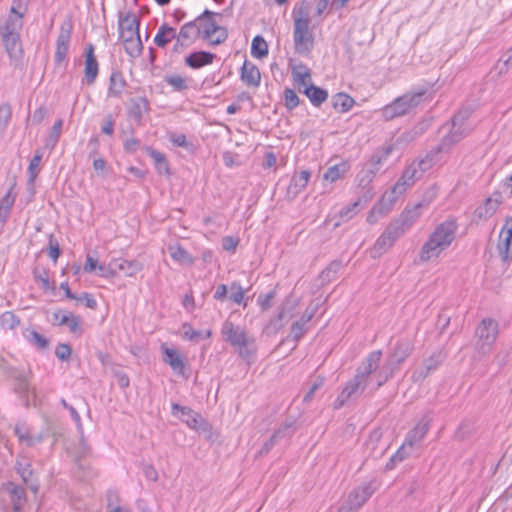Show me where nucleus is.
<instances>
[{
	"label": "nucleus",
	"mask_w": 512,
	"mask_h": 512,
	"mask_svg": "<svg viewBox=\"0 0 512 512\" xmlns=\"http://www.w3.org/2000/svg\"><path fill=\"white\" fill-rule=\"evenodd\" d=\"M342 267L340 260L332 261L319 275L322 284L330 282Z\"/></svg>",
	"instance_id": "obj_53"
},
{
	"label": "nucleus",
	"mask_w": 512,
	"mask_h": 512,
	"mask_svg": "<svg viewBox=\"0 0 512 512\" xmlns=\"http://www.w3.org/2000/svg\"><path fill=\"white\" fill-rule=\"evenodd\" d=\"M219 15L218 13L212 12L208 9L196 18L198 26L201 27V35L203 40L211 39L218 24L213 19L214 16Z\"/></svg>",
	"instance_id": "obj_21"
},
{
	"label": "nucleus",
	"mask_w": 512,
	"mask_h": 512,
	"mask_svg": "<svg viewBox=\"0 0 512 512\" xmlns=\"http://www.w3.org/2000/svg\"><path fill=\"white\" fill-rule=\"evenodd\" d=\"M172 412L173 414L180 412L183 417V421L189 427L194 429H196L199 422L202 421V418L198 413L194 412L191 408L181 406L177 403L172 404Z\"/></svg>",
	"instance_id": "obj_33"
},
{
	"label": "nucleus",
	"mask_w": 512,
	"mask_h": 512,
	"mask_svg": "<svg viewBox=\"0 0 512 512\" xmlns=\"http://www.w3.org/2000/svg\"><path fill=\"white\" fill-rule=\"evenodd\" d=\"M382 352L380 350L373 351L362 361L357 368V376H361V379L368 383L369 376L377 372L381 361Z\"/></svg>",
	"instance_id": "obj_18"
},
{
	"label": "nucleus",
	"mask_w": 512,
	"mask_h": 512,
	"mask_svg": "<svg viewBox=\"0 0 512 512\" xmlns=\"http://www.w3.org/2000/svg\"><path fill=\"white\" fill-rule=\"evenodd\" d=\"M222 335L224 340L230 343L233 347L240 346L241 344H245V341L250 338L246 331L239 327L235 326L230 321H225L222 326Z\"/></svg>",
	"instance_id": "obj_17"
},
{
	"label": "nucleus",
	"mask_w": 512,
	"mask_h": 512,
	"mask_svg": "<svg viewBox=\"0 0 512 512\" xmlns=\"http://www.w3.org/2000/svg\"><path fill=\"white\" fill-rule=\"evenodd\" d=\"M424 206L423 202H419L413 207H406L404 211L400 214L398 219L403 223V225L409 229L413 223L419 218L420 216V209Z\"/></svg>",
	"instance_id": "obj_39"
},
{
	"label": "nucleus",
	"mask_w": 512,
	"mask_h": 512,
	"mask_svg": "<svg viewBox=\"0 0 512 512\" xmlns=\"http://www.w3.org/2000/svg\"><path fill=\"white\" fill-rule=\"evenodd\" d=\"M394 242L395 240H392L390 236L383 232L371 250L372 257H380L384 252L393 246Z\"/></svg>",
	"instance_id": "obj_46"
},
{
	"label": "nucleus",
	"mask_w": 512,
	"mask_h": 512,
	"mask_svg": "<svg viewBox=\"0 0 512 512\" xmlns=\"http://www.w3.org/2000/svg\"><path fill=\"white\" fill-rule=\"evenodd\" d=\"M236 348L238 350L239 356L247 361L253 358L257 351L255 339L253 337L248 338L245 341V344H241Z\"/></svg>",
	"instance_id": "obj_51"
},
{
	"label": "nucleus",
	"mask_w": 512,
	"mask_h": 512,
	"mask_svg": "<svg viewBox=\"0 0 512 512\" xmlns=\"http://www.w3.org/2000/svg\"><path fill=\"white\" fill-rule=\"evenodd\" d=\"M62 126H63L62 119H58L57 121H55L54 125L51 128L49 136L45 141L44 148H46L50 151L55 148L56 144L59 141L60 135H61Z\"/></svg>",
	"instance_id": "obj_49"
},
{
	"label": "nucleus",
	"mask_w": 512,
	"mask_h": 512,
	"mask_svg": "<svg viewBox=\"0 0 512 512\" xmlns=\"http://www.w3.org/2000/svg\"><path fill=\"white\" fill-rule=\"evenodd\" d=\"M408 229L403 225V223L397 218L393 220L385 229V233L391 237L392 240H397L401 237L405 231Z\"/></svg>",
	"instance_id": "obj_54"
},
{
	"label": "nucleus",
	"mask_w": 512,
	"mask_h": 512,
	"mask_svg": "<svg viewBox=\"0 0 512 512\" xmlns=\"http://www.w3.org/2000/svg\"><path fill=\"white\" fill-rule=\"evenodd\" d=\"M295 420H286L275 430L272 436L278 441L279 439L289 437L294 433Z\"/></svg>",
	"instance_id": "obj_57"
},
{
	"label": "nucleus",
	"mask_w": 512,
	"mask_h": 512,
	"mask_svg": "<svg viewBox=\"0 0 512 512\" xmlns=\"http://www.w3.org/2000/svg\"><path fill=\"white\" fill-rule=\"evenodd\" d=\"M413 351V344L408 339L399 340L396 346L387 358L385 364L376 373V388L384 385L399 369L400 365L410 356Z\"/></svg>",
	"instance_id": "obj_2"
},
{
	"label": "nucleus",
	"mask_w": 512,
	"mask_h": 512,
	"mask_svg": "<svg viewBox=\"0 0 512 512\" xmlns=\"http://www.w3.org/2000/svg\"><path fill=\"white\" fill-rule=\"evenodd\" d=\"M116 263V274L123 273L128 277H133L143 269L142 263L137 260L113 259Z\"/></svg>",
	"instance_id": "obj_31"
},
{
	"label": "nucleus",
	"mask_w": 512,
	"mask_h": 512,
	"mask_svg": "<svg viewBox=\"0 0 512 512\" xmlns=\"http://www.w3.org/2000/svg\"><path fill=\"white\" fill-rule=\"evenodd\" d=\"M428 98L427 89H420L405 93L382 109V116L386 121L408 114Z\"/></svg>",
	"instance_id": "obj_3"
},
{
	"label": "nucleus",
	"mask_w": 512,
	"mask_h": 512,
	"mask_svg": "<svg viewBox=\"0 0 512 512\" xmlns=\"http://www.w3.org/2000/svg\"><path fill=\"white\" fill-rule=\"evenodd\" d=\"M497 249L503 261L512 259V217H508L501 230Z\"/></svg>",
	"instance_id": "obj_14"
},
{
	"label": "nucleus",
	"mask_w": 512,
	"mask_h": 512,
	"mask_svg": "<svg viewBox=\"0 0 512 512\" xmlns=\"http://www.w3.org/2000/svg\"><path fill=\"white\" fill-rule=\"evenodd\" d=\"M144 149H145L146 153L154 160L155 167H156L158 173L159 174L164 173V174L169 175L170 170H169V164L166 159V156L163 153H161L149 146H146Z\"/></svg>",
	"instance_id": "obj_42"
},
{
	"label": "nucleus",
	"mask_w": 512,
	"mask_h": 512,
	"mask_svg": "<svg viewBox=\"0 0 512 512\" xmlns=\"http://www.w3.org/2000/svg\"><path fill=\"white\" fill-rule=\"evenodd\" d=\"M163 361L169 364L174 372L179 374L184 373L185 363L177 350L172 348H165Z\"/></svg>",
	"instance_id": "obj_36"
},
{
	"label": "nucleus",
	"mask_w": 512,
	"mask_h": 512,
	"mask_svg": "<svg viewBox=\"0 0 512 512\" xmlns=\"http://www.w3.org/2000/svg\"><path fill=\"white\" fill-rule=\"evenodd\" d=\"M168 251L171 258L183 266H193L195 259L179 244L169 245Z\"/></svg>",
	"instance_id": "obj_34"
},
{
	"label": "nucleus",
	"mask_w": 512,
	"mask_h": 512,
	"mask_svg": "<svg viewBox=\"0 0 512 512\" xmlns=\"http://www.w3.org/2000/svg\"><path fill=\"white\" fill-rule=\"evenodd\" d=\"M422 176L420 175L418 168L416 167V162H412L402 173L401 177L395 183V185L391 188L389 192H386L385 195L388 198L393 199L395 203L398 196L403 194L408 187L412 186L416 180L420 179Z\"/></svg>",
	"instance_id": "obj_8"
},
{
	"label": "nucleus",
	"mask_w": 512,
	"mask_h": 512,
	"mask_svg": "<svg viewBox=\"0 0 512 512\" xmlns=\"http://www.w3.org/2000/svg\"><path fill=\"white\" fill-rule=\"evenodd\" d=\"M309 178L310 172L307 170H302L299 174L295 175L288 186V194L296 196L300 193L307 186Z\"/></svg>",
	"instance_id": "obj_38"
},
{
	"label": "nucleus",
	"mask_w": 512,
	"mask_h": 512,
	"mask_svg": "<svg viewBox=\"0 0 512 512\" xmlns=\"http://www.w3.org/2000/svg\"><path fill=\"white\" fill-rule=\"evenodd\" d=\"M470 131V128L463 125H457V127L452 126L450 133L444 136L440 144L436 147L435 154L448 152L453 145L466 137Z\"/></svg>",
	"instance_id": "obj_16"
},
{
	"label": "nucleus",
	"mask_w": 512,
	"mask_h": 512,
	"mask_svg": "<svg viewBox=\"0 0 512 512\" xmlns=\"http://www.w3.org/2000/svg\"><path fill=\"white\" fill-rule=\"evenodd\" d=\"M284 100H285V107L288 110H293L300 103V99H299L298 95L296 94V92L294 90H292L290 88H286L284 90Z\"/></svg>",
	"instance_id": "obj_62"
},
{
	"label": "nucleus",
	"mask_w": 512,
	"mask_h": 512,
	"mask_svg": "<svg viewBox=\"0 0 512 512\" xmlns=\"http://www.w3.org/2000/svg\"><path fill=\"white\" fill-rule=\"evenodd\" d=\"M99 72V65L94 54L93 44H88L85 49V69L84 80L87 85H92L96 81Z\"/></svg>",
	"instance_id": "obj_19"
},
{
	"label": "nucleus",
	"mask_w": 512,
	"mask_h": 512,
	"mask_svg": "<svg viewBox=\"0 0 512 512\" xmlns=\"http://www.w3.org/2000/svg\"><path fill=\"white\" fill-rule=\"evenodd\" d=\"M241 80L248 86L258 87L261 81V74L256 65L245 60L241 68Z\"/></svg>",
	"instance_id": "obj_27"
},
{
	"label": "nucleus",
	"mask_w": 512,
	"mask_h": 512,
	"mask_svg": "<svg viewBox=\"0 0 512 512\" xmlns=\"http://www.w3.org/2000/svg\"><path fill=\"white\" fill-rule=\"evenodd\" d=\"M22 18L23 14H10L5 22V25L2 27L1 35H19V30L22 28Z\"/></svg>",
	"instance_id": "obj_41"
},
{
	"label": "nucleus",
	"mask_w": 512,
	"mask_h": 512,
	"mask_svg": "<svg viewBox=\"0 0 512 512\" xmlns=\"http://www.w3.org/2000/svg\"><path fill=\"white\" fill-rule=\"evenodd\" d=\"M366 386L367 382L362 380L361 376L355 375L354 378L347 383L342 391L345 393V396L352 398L362 394Z\"/></svg>",
	"instance_id": "obj_45"
},
{
	"label": "nucleus",
	"mask_w": 512,
	"mask_h": 512,
	"mask_svg": "<svg viewBox=\"0 0 512 512\" xmlns=\"http://www.w3.org/2000/svg\"><path fill=\"white\" fill-rule=\"evenodd\" d=\"M126 85L123 74L120 71H113L109 79L108 96L120 98Z\"/></svg>",
	"instance_id": "obj_35"
},
{
	"label": "nucleus",
	"mask_w": 512,
	"mask_h": 512,
	"mask_svg": "<svg viewBox=\"0 0 512 512\" xmlns=\"http://www.w3.org/2000/svg\"><path fill=\"white\" fill-rule=\"evenodd\" d=\"M14 433L17 436L21 444H25L28 447H33L36 444L42 442V434H32L30 429L25 424H16L14 427Z\"/></svg>",
	"instance_id": "obj_28"
},
{
	"label": "nucleus",
	"mask_w": 512,
	"mask_h": 512,
	"mask_svg": "<svg viewBox=\"0 0 512 512\" xmlns=\"http://www.w3.org/2000/svg\"><path fill=\"white\" fill-rule=\"evenodd\" d=\"M456 230L455 220H446L439 224L422 246L419 254L420 260L427 262L432 258H437L454 241Z\"/></svg>",
	"instance_id": "obj_1"
},
{
	"label": "nucleus",
	"mask_w": 512,
	"mask_h": 512,
	"mask_svg": "<svg viewBox=\"0 0 512 512\" xmlns=\"http://www.w3.org/2000/svg\"><path fill=\"white\" fill-rule=\"evenodd\" d=\"M15 197L9 191L2 199H0V223H5L10 215L11 208L14 204Z\"/></svg>",
	"instance_id": "obj_52"
},
{
	"label": "nucleus",
	"mask_w": 512,
	"mask_h": 512,
	"mask_svg": "<svg viewBox=\"0 0 512 512\" xmlns=\"http://www.w3.org/2000/svg\"><path fill=\"white\" fill-rule=\"evenodd\" d=\"M25 337L31 345L39 350H47L49 347V340L36 330H28Z\"/></svg>",
	"instance_id": "obj_50"
},
{
	"label": "nucleus",
	"mask_w": 512,
	"mask_h": 512,
	"mask_svg": "<svg viewBox=\"0 0 512 512\" xmlns=\"http://www.w3.org/2000/svg\"><path fill=\"white\" fill-rule=\"evenodd\" d=\"M19 323V318L11 311H6L0 316V324L3 328L14 329Z\"/></svg>",
	"instance_id": "obj_59"
},
{
	"label": "nucleus",
	"mask_w": 512,
	"mask_h": 512,
	"mask_svg": "<svg viewBox=\"0 0 512 512\" xmlns=\"http://www.w3.org/2000/svg\"><path fill=\"white\" fill-rule=\"evenodd\" d=\"M293 37L297 53L306 55L311 52L314 46V37L309 30L307 12L302 9H299L298 16L294 17Z\"/></svg>",
	"instance_id": "obj_4"
},
{
	"label": "nucleus",
	"mask_w": 512,
	"mask_h": 512,
	"mask_svg": "<svg viewBox=\"0 0 512 512\" xmlns=\"http://www.w3.org/2000/svg\"><path fill=\"white\" fill-rule=\"evenodd\" d=\"M472 115V110L470 108H463L460 109L452 118V126L457 127V125H463L465 124L466 120L470 118Z\"/></svg>",
	"instance_id": "obj_64"
},
{
	"label": "nucleus",
	"mask_w": 512,
	"mask_h": 512,
	"mask_svg": "<svg viewBox=\"0 0 512 512\" xmlns=\"http://www.w3.org/2000/svg\"><path fill=\"white\" fill-rule=\"evenodd\" d=\"M164 81L170 86H172L174 91L181 92L188 89L186 79L183 78L181 75H167L165 76Z\"/></svg>",
	"instance_id": "obj_56"
},
{
	"label": "nucleus",
	"mask_w": 512,
	"mask_h": 512,
	"mask_svg": "<svg viewBox=\"0 0 512 512\" xmlns=\"http://www.w3.org/2000/svg\"><path fill=\"white\" fill-rule=\"evenodd\" d=\"M4 490L9 496L13 512H21L27 501L24 488L13 482H7L4 484Z\"/></svg>",
	"instance_id": "obj_20"
},
{
	"label": "nucleus",
	"mask_w": 512,
	"mask_h": 512,
	"mask_svg": "<svg viewBox=\"0 0 512 512\" xmlns=\"http://www.w3.org/2000/svg\"><path fill=\"white\" fill-rule=\"evenodd\" d=\"M230 296L229 299L233 301L234 303L240 305L243 303V306L246 307L247 303L244 302V289L241 287V285L237 282H233L230 285Z\"/></svg>",
	"instance_id": "obj_58"
},
{
	"label": "nucleus",
	"mask_w": 512,
	"mask_h": 512,
	"mask_svg": "<svg viewBox=\"0 0 512 512\" xmlns=\"http://www.w3.org/2000/svg\"><path fill=\"white\" fill-rule=\"evenodd\" d=\"M119 38L129 39L130 37H134L139 35V18L132 12H127L123 15L122 12H119Z\"/></svg>",
	"instance_id": "obj_12"
},
{
	"label": "nucleus",
	"mask_w": 512,
	"mask_h": 512,
	"mask_svg": "<svg viewBox=\"0 0 512 512\" xmlns=\"http://www.w3.org/2000/svg\"><path fill=\"white\" fill-rule=\"evenodd\" d=\"M354 103L355 100L346 93H337L332 97V106L340 113L348 112Z\"/></svg>",
	"instance_id": "obj_44"
},
{
	"label": "nucleus",
	"mask_w": 512,
	"mask_h": 512,
	"mask_svg": "<svg viewBox=\"0 0 512 512\" xmlns=\"http://www.w3.org/2000/svg\"><path fill=\"white\" fill-rule=\"evenodd\" d=\"M12 117V110L9 103L0 105V132H3Z\"/></svg>",
	"instance_id": "obj_61"
},
{
	"label": "nucleus",
	"mask_w": 512,
	"mask_h": 512,
	"mask_svg": "<svg viewBox=\"0 0 512 512\" xmlns=\"http://www.w3.org/2000/svg\"><path fill=\"white\" fill-rule=\"evenodd\" d=\"M128 116L140 123L143 114L149 110V101L146 97H135L130 100Z\"/></svg>",
	"instance_id": "obj_32"
},
{
	"label": "nucleus",
	"mask_w": 512,
	"mask_h": 512,
	"mask_svg": "<svg viewBox=\"0 0 512 512\" xmlns=\"http://www.w3.org/2000/svg\"><path fill=\"white\" fill-rule=\"evenodd\" d=\"M432 418L424 415L415 427L406 436V445L412 448L414 444L420 442L427 434Z\"/></svg>",
	"instance_id": "obj_23"
},
{
	"label": "nucleus",
	"mask_w": 512,
	"mask_h": 512,
	"mask_svg": "<svg viewBox=\"0 0 512 512\" xmlns=\"http://www.w3.org/2000/svg\"><path fill=\"white\" fill-rule=\"evenodd\" d=\"M434 156L435 154L430 153L427 154L424 158L415 161L416 167L418 168V171L421 176L423 175L424 172L431 169L435 164Z\"/></svg>",
	"instance_id": "obj_63"
},
{
	"label": "nucleus",
	"mask_w": 512,
	"mask_h": 512,
	"mask_svg": "<svg viewBox=\"0 0 512 512\" xmlns=\"http://www.w3.org/2000/svg\"><path fill=\"white\" fill-rule=\"evenodd\" d=\"M444 359L445 355L441 350L433 352L428 358H425L423 360L422 366L412 373L411 378L413 382L418 383L425 380L432 372H434L440 366Z\"/></svg>",
	"instance_id": "obj_11"
},
{
	"label": "nucleus",
	"mask_w": 512,
	"mask_h": 512,
	"mask_svg": "<svg viewBox=\"0 0 512 512\" xmlns=\"http://www.w3.org/2000/svg\"><path fill=\"white\" fill-rule=\"evenodd\" d=\"M389 152L390 148L386 149V151L383 153H375L371 157L370 161L366 164L365 168L360 172L361 177L359 180V184L361 186L365 187L372 181L373 177L380 169V164L382 163L383 160H386Z\"/></svg>",
	"instance_id": "obj_15"
},
{
	"label": "nucleus",
	"mask_w": 512,
	"mask_h": 512,
	"mask_svg": "<svg viewBox=\"0 0 512 512\" xmlns=\"http://www.w3.org/2000/svg\"><path fill=\"white\" fill-rule=\"evenodd\" d=\"M422 176L420 175L418 168L416 167V162H412L402 173L401 177L395 183V185L391 188L389 192H386L385 195L388 198L393 199L395 203L398 196L403 194L408 187L412 186L416 180L420 179Z\"/></svg>",
	"instance_id": "obj_9"
},
{
	"label": "nucleus",
	"mask_w": 512,
	"mask_h": 512,
	"mask_svg": "<svg viewBox=\"0 0 512 512\" xmlns=\"http://www.w3.org/2000/svg\"><path fill=\"white\" fill-rule=\"evenodd\" d=\"M216 55L208 51H196L190 53L185 58V64L192 69H200L204 66L210 65L215 60Z\"/></svg>",
	"instance_id": "obj_25"
},
{
	"label": "nucleus",
	"mask_w": 512,
	"mask_h": 512,
	"mask_svg": "<svg viewBox=\"0 0 512 512\" xmlns=\"http://www.w3.org/2000/svg\"><path fill=\"white\" fill-rule=\"evenodd\" d=\"M314 312V309L307 308L301 318L292 324L289 337L295 342H298L307 331V323L313 318Z\"/></svg>",
	"instance_id": "obj_26"
},
{
	"label": "nucleus",
	"mask_w": 512,
	"mask_h": 512,
	"mask_svg": "<svg viewBox=\"0 0 512 512\" xmlns=\"http://www.w3.org/2000/svg\"><path fill=\"white\" fill-rule=\"evenodd\" d=\"M43 158V149L39 148L35 151V155L30 160L28 172H29V180L33 182L39 173L40 162Z\"/></svg>",
	"instance_id": "obj_55"
},
{
	"label": "nucleus",
	"mask_w": 512,
	"mask_h": 512,
	"mask_svg": "<svg viewBox=\"0 0 512 512\" xmlns=\"http://www.w3.org/2000/svg\"><path fill=\"white\" fill-rule=\"evenodd\" d=\"M276 290L272 289L266 294H260L257 298V304L262 311H268L272 307V300L276 297Z\"/></svg>",
	"instance_id": "obj_60"
},
{
	"label": "nucleus",
	"mask_w": 512,
	"mask_h": 512,
	"mask_svg": "<svg viewBox=\"0 0 512 512\" xmlns=\"http://www.w3.org/2000/svg\"><path fill=\"white\" fill-rule=\"evenodd\" d=\"M201 35V27L198 26L196 19L185 23L181 26L177 36L179 40L185 42L188 46L191 45Z\"/></svg>",
	"instance_id": "obj_29"
},
{
	"label": "nucleus",
	"mask_w": 512,
	"mask_h": 512,
	"mask_svg": "<svg viewBox=\"0 0 512 512\" xmlns=\"http://www.w3.org/2000/svg\"><path fill=\"white\" fill-rule=\"evenodd\" d=\"M73 25L71 21L64 22L60 27V32L56 41L55 62L62 63L67 55L69 42L72 34Z\"/></svg>",
	"instance_id": "obj_13"
},
{
	"label": "nucleus",
	"mask_w": 512,
	"mask_h": 512,
	"mask_svg": "<svg viewBox=\"0 0 512 512\" xmlns=\"http://www.w3.org/2000/svg\"><path fill=\"white\" fill-rule=\"evenodd\" d=\"M498 334V323L490 318L483 319L475 331L478 338L479 351L486 354L490 351Z\"/></svg>",
	"instance_id": "obj_7"
},
{
	"label": "nucleus",
	"mask_w": 512,
	"mask_h": 512,
	"mask_svg": "<svg viewBox=\"0 0 512 512\" xmlns=\"http://www.w3.org/2000/svg\"><path fill=\"white\" fill-rule=\"evenodd\" d=\"M376 488L373 482L363 483L354 488L347 499L338 509V512H356L358 511L374 494Z\"/></svg>",
	"instance_id": "obj_6"
},
{
	"label": "nucleus",
	"mask_w": 512,
	"mask_h": 512,
	"mask_svg": "<svg viewBox=\"0 0 512 512\" xmlns=\"http://www.w3.org/2000/svg\"><path fill=\"white\" fill-rule=\"evenodd\" d=\"M15 469L17 473L21 476L26 486L31 491L36 493L38 491L39 485L37 477L35 476L34 471L31 468V464L26 460H17L15 464Z\"/></svg>",
	"instance_id": "obj_22"
},
{
	"label": "nucleus",
	"mask_w": 512,
	"mask_h": 512,
	"mask_svg": "<svg viewBox=\"0 0 512 512\" xmlns=\"http://www.w3.org/2000/svg\"><path fill=\"white\" fill-rule=\"evenodd\" d=\"M2 40L9 57L18 59L22 53L19 35L2 36Z\"/></svg>",
	"instance_id": "obj_40"
},
{
	"label": "nucleus",
	"mask_w": 512,
	"mask_h": 512,
	"mask_svg": "<svg viewBox=\"0 0 512 512\" xmlns=\"http://www.w3.org/2000/svg\"><path fill=\"white\" fill-rule=\"evenodd\" d=\"M422 176L420 175L418 168L416 167V162H412L402 173L401 177L395 183V185L391 188L389 192H386L385 195L388 198L393 199L395 203L398 196L403 194L408 187L412 186L416 180L420 179Z\"/></svg>",
	"instance_id": "obj_10"
},
{
	"label": "nucleus",
	"mask_w": 512,
	"mask_h": 512,
	"mask_svg": "<svg viewBox=\"0 0 512 512\" xmlns=\"http://www.w3.org/2000/svg\"><path fill=\"white\" fill-rule=\"evenodd\" d=\"M393 199L388 198L385 194L381 197L379 202L371 209L367 216V221L374 224L378 221L379 217L386 215L393 207Z\"/></svg>",
	"instance_id": "obj_30"
},
{
	"label": "nucleus",
	"mask_w": 512,
	"mask_h": 512,
	"mask_svg": "<svg viewBox=\"0 0 512 512\" xmlns=\"http://www.w3.org/2000/svg\"><path fill=\"white\" fill-rule=\"evenodd\" d=\"M126 53L135 58L140 56L143 50V44L140 39V35L130 37L129 39L122 40Z\"/></svg>",
	"instance_id": "obj_47"
},
{
	"label": "nucleus",
	"mask_w": 512,
	"mask_h": 512,
	"mask_svg": "<svg viewBox=\"0 0 512 512\" xmlns=\"http://www.w3.org/2000/svg\"><path fill=\"white\" fill-rule=\"evenodd\" d=\"M176 36V30L168 24L163 23L154 37V43L158 47L164 48L169 42L175 39Z\"/></svg>",
	"instance_id": "obj_37"
},
{
	"label": "nucleus",
	"mask_w": 512,
	"mask_h": 512,
	"mask_svg": "<svg viewBox=\"0 0 512 512\" xmlns=\"http://www.w3.org/2000/svg\"><path fill=\"white\" fill-rule=\"evenodd\" d=\"M502 203V195L499 192L494 193L493 197L487 198L483 204L478 206L475 209V216L478 219H488L490 218L498 209L499 205Z\"/></svg>",
	"instance_id": "obj_24"
},
{
	"label": "nucleus",
	"mask_w": 512,
	"mask_h": 512,
	"mask_svg": "<svg viewBox=\"0 0 512 512\" xmlns=\"http://www.w3.org/2000/svg\"><path fill=\"white\" fill-rule=\"evenodd\" d=\"M360 204L361 200L359 199L353 202L352 204L346 206L345 208L341 209L339 213L332 219H337L333 224V228L340 226L341 222H346L353 218L358 213Z\"/></svg>",
	"instance_id": "obj_43"
},
{
	"label": "nucleus",
	"mask_w": 512,
	"mask_h": 512,
	"mask_svg": "<svg viewBox=\"0 0 512 512\" xmlns=\"http://www.w3.org/2000/svg\"><path fill=\"white\" fill-rule=\"evenodd\" d=\"M251 55L257 59H262L268 55V44L262 36L257 35L253 38Z\"/></svg>",
	"instance_id": "obj_48"
},
{
	"label": "nucleus",
	"mask_w": 512,
	"mask_h": 512,
	"mask_svg": "<svg viewBox=\"0 0 512 512\" xmlns=\"http://www.w3.org/2000/svg\"><path fill=\"white\" fill-rule=\"evenodd\" d=\"M299 68L303 70V72L298 71L297 69H293L292 75L295 82L299 85H304L305 89L303 93L309 98L311 103L319 107L322 103H324L328 98V92L314 84L306 85V78H310V70L305 65H300Z\"/></svg>",
	"instance_id": "obj_5"
}]
</instances>
